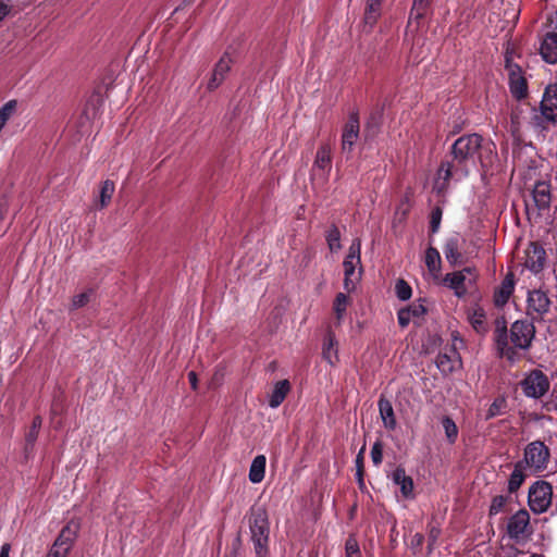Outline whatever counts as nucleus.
I'll list each match as a JSON object with an SVG mask.
<instances>
[{"label": "nucleus", "mask_w": 557, "mask_h": 557, "mask_svg": "<svg viewBox=\"0 0 557 557\" xmlns=\"http://www.w3.org/2000/svg\"><path fill=\"white\" fill-rule=\"evenodd\" d=\"M423 302L424 299H419L418 302H413L412 305L407 307L412 318H421L428 312V309Z\"/></svg>", "instance_id": "nucleus-48"}, {"label": "nucleus", "mask_w": 557, "mask_h": 557, "mask_svg": "<svg viewBox=\"0 0 557 557\" xmlns=\"http://www.w3.org/2000/svg\"><path fill=\"white\" fill-rule=\"evenodd\" d=\"M530 523V515L525 509L518 510L507 523V534L512 540H519L527 533Z\"/></svg>", "instance_id": "nucleus-13"}, {"label": "nucleus", "mask_w": 557, "mask_h": 557, "mask_svg": "<svg viewBox=\"0 0 557 557\" xmlns=\"http://www.w3.org/2000/svg\"><path fill=\"white\" fill-rule=\"evenodd\" d=\"M9 552H10V545L2 544V557H9Z\"/></svg>", "instance_id": "nucleus-61"}, {"label": "nucleus", "mask_w": 557, "mask_h": 557, "mask_svg": "<svg viewBox=\"0 0 557 557\" xmlns=\"http://www.w3.org/2000/svg\"><path fill=\"white\" fill-rule=\"evenodd\" d=\"M349 302L350 298L344 293H338L335 296V299L333 301V310L338 324L342 322Z\"/></svg>", "instance_id": "nucleus-36"}, {"label": "nucleus", "mask_w": 557, "mask_h": 557, "mask_svg": "<svg viewBox=\"0 0 557 557\" xmlns=\"http://www.w3.org/2000/svg\"><path fill=\"white\" fill-rule=\"evenodd\" d=\"M267 458L264 455H258L253 458L248 478L251 483H260L264 479Z\"/></svg>", "instance_id": "nucleus-31"}, {"label": "nucleus", "mask_w": 557, "mask_h": 557, "mask_svg": "<svg viewBox=\"0 0 557 557\" xmlns=\"http://www.w3.org/2000/svg\"><path fill=\"white\" fill-rule=\"evenodd\" d=\"M481 148V141H454L451 153L455 160L462 162L473 157Z\"/></svg>", "instance_id": "nucleus-18"}, {"label": "nucleus", "mask_w": 557, "mask_h": 557, "mask_svg": "<svg viewBox=\"0 0 557 557\" xmlns=\"http://www.w3.org/2000/svg\"><path fill=\"white\" fill-rule=\"evenodd\" d=\"M51 412H52L53 414H57V413L59 412V406H58V404H57V403H54V404L52 405Z\"/></svg>", "instance_id": "nucleus-64"}, {"label": "nucleus", "mask_w": 557, "mask_h": 557, "mask_svg": "<svg viewBox=\"0 0 557 557\" xmlns=\"http://www.w3.org/2000/svg\"><path fill=\"white\" fill-rule=\"evenodd\" d=\"M541 54L547 63H557V33L545 35L541 45Z\"/></svg>", "instance_id": "nucleus-21"}, {"label": "nucleus", "mask_w": 557, "mask_h": 557, "mask_svg": "<svg viewBox=\"0 0 557 557\" xmlns=\"http://www.w3.org/2000/svg\"><path fill=\"white\" fill-rule=\"evenodd\" d=\"M521 386L525 396L541 398L549 389V381L541 370H533L521 382Z\"/></svg>", "instance_id": "nucleus-10"}, {"label": "nucleus", "mask_w": 557, "mask_h": 557, "mask_svg": "<svg viewBox=\"0 0 557 557\" xmlns=\"http://www.w3.org/2000/svg\"><path fill=\"white\" fill-rule=\"evenodd\" d=\"M99 96H91L85 102L82 111L69 125L73 139H88L94 135V120L98 115L100 107Z\"/></svg>", "instance_id": "nucleus-3"}, {"label": "nucleus", "mask_w": 557, "mask_h": 557, "mask_svg": "<svg viewBox=\"0 0 557 557\" xmlns=\"http://www.w3.org/2000/svg\"><path fill=\"white\" fill-rule=\"evenodd\" d=\"M188 381H189V383H190L191 388H193V389H196V388H197V383H198V379H197V374H196V372L190 371V372L188 373Z\"/></svg>", "instance_id": "nucleus-57"}, {"label": "nucleus", "mask_w": 557, "mask_h": 557, "mask_svg": "<svg viewBox=\"0 0 557 557\" xmlns=\"http://www.w3.org/2000/svg\"><path fill=\"white\" fill-rule=\"evenodd\" d=\"M535 335V326L528 320H517L510 327V341L515 347L528 349Z\"/></svg>", "instance_id": "nucleus-9"}, {"label": "nucleus", "mask_w": 557, "mask_h": 557, "mask_svg": "<svg viewBox=\"0 0 557 557\" xmlns=\"http://www.w3.org/2000/svg\"><path fill=\"white\" fill-rule=\"evenodd\" d=\"M383 0H366L363 22L371 29L382 13Z\"/></svg>", "instance_id": "nucleus-25"}, {"label": "nucleus", "mask_w": 557, "mask_h": 557, "mask_svg": "<svg viewBox=\"0 0 557 557\" xmlns=\"http://www.w3.org/2000/svg\"><path fill=\"white\" fill-rule=\"evenodd\" d=\"M395 293L399 300L406 301L411 298L412 288L404 278H398L395 284Z\"/></svg>", "instance_id": "nucleus-42"}, {"label": "nucleus", "mask_w": 557, "mask_h": 557, "mask_svg": "<svg viewBox=\"0 0 557 557\" xmlns=\"http://www.w3.org/2000/svg\"><path fill=\"white\" fill-rule=\"evenodd\" d=\"M463 244L465 239L458 233H454L445 239L443 251L451 268H456L468 262V257L461 251Z\"/></svg>", "instance_id": "nucleus-8"}, {"label": "nucleus", "mask_w": 557, "mask_h": 557, "mask_svg": "<svg viewBox=\"0 0 557 557\" xmlns=\"http://www.w3.org/2000/svg\"><path fill=\"white\" fill-rule=\"evenodd\" d=\"M17 106L16 100H10L4 106H2V127L4 126L7 120L12 115Z\"/></svg>", "instance_id": "nucleus-51"}, {"label": "nucleus", "mask_w": 557, "mask_h": 557, "mask_svg": "<svg viewBox=\"0 0 557 557\" xmlns=\"http://www.w3.org/2000/svg\"><path fill=\"white\" fill-rule=\"evenodd\" d=\"M523 461H518L515 465V469L511 472L509 480H508V492L509 494L516 493L522 483L524 482L525 474L523 473Z\"/></svg>", "instance_id": "nucleus-33"}, {"label": "nucleus", "mask_w": 557, "mask_h": 557, "mask_svg": "<svg viewBox=\"0 0 557 557\" xmlns=\"http://www.w3.org/2000/svg\"><path fill=\"white\" fill-rule=\"evenodd\" d=\"M441 534L442 530L440 525L433 523L428 524V542L437 543Z\"/></svg>", "instance_id": "nucleus-53"}, {"label": "nucleus", "mask_w": 557, "mask_h": 557, "mask_svg": "<svg viewBox=\"0 0 557 557\" xmlns=\"http://www.w3.org/2000/svg\"><path fill=\"white\" fill-rule=\"evenodd\" d=\"M337 339L334 332L329 329L325 333L323 347H322V356L323 359L329 363L334 364V362L338 359L337 357Z\"/></svg>", "instance_id": "nucleus-24"}, {"label": "nucleus", "mask_w": 557, "mask_h": 557, "mask_svg": "<svg viewBox=\"0 0 557 557\" xmlns=\"http://www.w3.org/2000/svg\"><path fill=\"white\" fill-rule=\"evenodd\" d=\"M451 169H453V165L449 161H442V163L437 170V180L444 181L441 188H444L450 181L451 175H453Z\"/></svg>", "instance_id": "nucleus-47"}, {"label": "nucleus", "mask_w": 557, "mask_h": 557, "mask_svg": "<svg viewBox=\"0 0 557 557\" xmlns=\"http://www.w3.org/2000/svg\"><path fill=\"white\" fill-rule=\"evenodd\" d=\"M95 290L92 288H88L87 290L75 295L72 298V309H79L85 307L94 296Z\"/></svg>", "instance_id": "nucleus-43"}, {"label": "nucleus", "mask_w": 557, "mask_h": 557, "mask_svg": "<svg viewBox=\"0 0 557 557\" xmlns=\"http://www.w3.org/2000/svg\"><path fill=\"white\" fill-rule=\"evenodd\" d=\"M361 264V240L355 238L349 246L348 253L344 259V288L351 293L360 278V272L356 273V268Z\"/></svg>", "instance_id": "nucleus-5"}, {"label": "nucleus", "mask_w": 557, "mask_h": 557, "mask_svg": "<svg viewBox=\"0 0 557 557\" xmlns=\"http://www.w3.org/2000/svg\"><path fill=\"white\" fill-rule=\"evenodd\" d=\"M541 114L534 116V124L541 131H545L549 125L557 124V84H550L545 88L541 101Z\"/></svg>", "instance_id": "nucleus-4"}, {"label": "nucleus", "mask_w": 557, "mask_h": 557, "mask_svg": "<svg viewBox=\"0 0 557 557\" xmlns=\"http://www.w3.org/2000/svg\"><path fill=\"white\" fill-rule=\"evenodd\" d=\"M371 458L374 466H380L383 460V446L380 441H376L371 448Z\"/></svg>", "instance_id": "nucleus-50"}, {"label": "nucleus", "mask_w": 557, "mask_h": 557, "mask_svg": "<svg viewBox=\"0 0 557 557\" xmlns=\"http://www.w3.org/2000/svg\"><path fill=\"white\" fill-rule=\"evenodd\" d=\"M332 147L329 141L321 145L317 151L314 166L329 173L332 168Z\"/></svg>", "instance_id": "nucleus-29"}, {"label": "nucleus", "mask_w": 557, "mask_h": 557, "mask_svg": "<svg viewBox=\"0 0 557 557\" xmlns=\"http://www.w3.org/2000/svg\"><path fill=\"white\" fill-rule=\"evenodd\" d=\"M548 21H549V24H550V25L555 24V26H554V27L557 29V12L555 13V15H552V16L548 18Z\"/></svg>", "instance_id": "nucleus-63"}, {"label": "nucleus", "mask_w": 557, "mask_h": 557, "mask_svg": "<svg viewBox=\"0 0 557 557\" xmlns=\"http://www.w3.org/2000/svg\"><path fill=\"white\" fill-rule=\"evenodd\" d=\"M459 272H462V275L466 276V282L468 284L471 285V284L475 283L476 277H478V273H476L475 268H473V267H465Z\"/></svg>", "instance_id": "nucleus-55"}, {"label": "nucleus", "mask_w": 557, "mask_h": 557, "mask_svg": "<svg viewBox=\"0 0 557 557\" xmlns=\"http://www.w3.org/2000/svg\"><path fill=\"white\" fill-rule=\"evenodd\" d=\"M424 535L422 533H416L411 540H410V544H409V547L412 552L413 555H418L420 554L421 549H422V546H423V543H424Z\"/></svg>", "instance_id": "nucleus-49"}, {"label": "nucleus", "mask_w": 557, "mask_h": 557, "mask_svg": "<svg viewBox=\"0 0 557 557\" xmlns=\"http://www.w3.org/2000/svg\"><path fill=\"white\" fill-rule=\"evenodd\" d=\"M444 284L454 290L458 298H462L468 293L466 276L462 272H450L447 273L443 278Z\"/></svg>", "instance_id": "nucleus-20"}, {"label": "nucleus", "mask_w": 557, "mask_h": 557, "mask_svg": "<svg viewBox=\"0 0 557 557\" xmlns=\"http://www.w3.org/2000/svg\"><path fill=\"white\" fill-rule=\"evenodd\" d=\"M506 69L509 72V87L512 96L521 100L528 95V83L521 75V67L518 64H512L509 58H506Z\"/></svg>", "instance_id": "nucleus-11"}, {"label": "nucleus", "mask_w": 557, "mask_h": 557, "mask_svg": "<svg viewBox=\"0 0 557 557\" xmlns=\"http://www.w3.org/2000/svg\"><path fill=\"white\" fill-rule=\"evenodd\" d=\"M39 431L34 430L32 426L29 428L28 432L26 433L25 441L26 446H33L38 437Z\"/></svg>", "instance_id": "nucleus-56"}, {"label": "nucleus", "mask_w": 557, "mask_h": 557, "mask_svg": "<svg viewBox=\"0 0 557 557\" xmlns=\"http://www.w3.org/2000/svg\"><path fill=\"white\" fill-rule=\"evenodd\" d=\"M345 556L362 557L358 541L352 535L348 536V539L345 542Z\"/></svg>", "instance_id": "nucleus-46"}, {"label": "nucleus", "mask_w": 557, "mask_h": 557, "mask_svg": "<svg viewBox=\"0 0 557 557\" xmlns=\"http://www.w3.org/2000/svg\"><path fill=\"white\" fill-rule=\"evenodd\" d=\"M411 313L410 311L408 310V308H401L398 312H397V320H398V324L405 329L409 325L410 321H411Z\"/></svg>", "instance_id": "nucleus-52"}, {"label": "nucleus", "mask_w": 557, "mask_h": 557, "mask_svg": "<svg viewBox=\"0 0 557 557\" xmlns=\"http://www.w3.org/2000/svg\"><path fill=\"white\" fill-rule=\"evenodd\" d=\"M379 411L384 426L387 430H395L397 422L392 403L388 399L381 397L379 399Z\"/></svg>", "instance_id": "nucleus-28"}, {"label": "nucleus", "mask_w": 557, "mask_h": 557, "mask_svg": "<svg viewBox=\"0 0 557 557\" xmlns=\"http://www.w3.org/2000/svg\"><path fill=\"white\" fill-rule=\"evenodd\" d=\"M524 190L530 193L532 203L525 200L528 219L540 216L543 212L549 211L552 202V186L549 175L545 177L536 173L535 168H529L524 174Z\"/></svg>", "instance_id": "nucleus-1"}, {"label": "nucleus", "mask_w": 557, "mask_h": 557, "mask_svg": "<svg viewBox=\"0 0 557 557\" xmlns=\"http://www.w3.org/2000/svg\"><path fill=\"white\" fill-rule=\"evenodd\" d=\"M233 63L234 60L231 57L230 52L225 51L214 65L211 77L209 78L207 84L208 91H213L222 85V83L226 78V75L231 71Z\"/></svg>", "instance_id": "nucleus-12"}, {"label": "nucleus", "mask_w": 557, "mask_h": 557, "mask_svg": "<svg viewBox=\"0 0 557 557\" xmlns=\"http://www.w3.org/2000/svg\"><path fill=\"white\" fill-rule=\"evenodd\" d=\"M78 531L79 524L77 522L70 521L62 528L53 543L58 546L66 547L71 550L77 537Z\"/></svg>", "instance_id": "nucleus-19"}, {"label": "nucleus", "mask_w": 557, "mask_h": 557, "mask_svg": "<svg viewBox=\"0 0 557 557\" xmlns=\"http://www.w3.org/2000/svg\"><path fill=\"white\" fill-rule=\"evenodd\" d=\"M506 407H507V401H506L505 397L499 396V397L495 398L486 411L485 420H491L497 416L503 414L505 412Z\"/></svg>", "instance_id": "nucleus-39"}, {"label": "nucleus", "mask_w": 557, "mask_h": 557, "mask_svg": "<svg viewBox=\"0 0 557 557\" xmlns=\"http://www.w3.org/2000/svg\"><path fill=\"white\" fill-rule=\"evenodd\" d=\"M553 486L546 481H536L530 486L528 503L535 513L545 512L552 504Z\"/></svg>", "instance_id": "nucleus-6"}, {"label": "nucleus", "mask_w": 557, "mask_h": 557, "mask_svg": "<svg viewBox=\"0 0 557 557\" xmlns=\"http://www.w3.org/2000/svg\"><path fill=\"white\" fill-rule=\"evenodd\" d=\"M1 10H2V18L10 13L9 7L3 1H2Z\"/></svg>", "instance_id": "nucleus-62"}, {"label": "nucleus", "mask_w": 557, "mask_h": 557, "mask_svg": "<svg viewBox=\"0 0 557 557\" xmlns=\"http://www.w3.org/2000/svg\"><path fill=\"white\" fill-rule=\"evenodd\" d=\"M546 259V252L544 248L537 243L531 242L525 249V267L533 273H539Z\"/></svg>", "instance_id": "nucleus-14"}, {"label": "nucleus", "mask_w": 557, "mask_h": 557, "mask_svg": "<svg viewBox=\"0 0 557 557\" xmlns=\"http://www.w3.org/2000/svg\"><path fill=\"white\" fill-rule=\"evenodd\" d=\"M360 132L359 112L354 109L349 112L348 119L343 126V133L341 139H352L357 138Z\"/></svg>", "instance_id": "nucleus-27"}, {"label": "nucleus", "mask_w": 557, "mask_h": 557, "mask_svg": "<svg viewBox=\"0 0 557 557\" xmlns=\"http://www.w3.org/2000/svg\"><path fill=\"white\" fill-rule=\"evenodd\" d=\"M325 238L331 251H337L341 249V232L335 224H332L327 230Z\"/></svg>", "instance_id": "nucleus-40"}, {"label": "nucleus", "mask_w": 557, "mask_h": 557, "mask_svg": "<svg viewBox=\"0 0 557 557\" xmlns=\"http://www.w3.org/2000/svg\"><path fill=\"white\" fill-rule=\"evenodd\" d=\"M114 190H115V184L113 181H111V180L103 181L101 183L99 198L95 205L96 208L100 209V210L106 208L110 203L111 198L114 194Z\"/></svg>", "instance_id": "nucleus-32"}, {"label": "nucleus", "mask_w": 557, "mask_h": 557, "mask_svg": "<svg viewBox=\"0 0 557 557\" xmlns=\"http://www.w3.org/2000/svg\"><path fill=\"white\" fill-rule=\"evenodd\" d=\"M510 500V495H497L493 497L488 515L492 517L498 515L499 512H505Z\"/></svg>", "instance_id": "nucleus-37"}, {"label": "nucleus", "mask_w": 557, "mask_h": 557, "mask_svg": "<svg viewBox=\"0 0 557 557\" xmlns=\"http://www.w3.org/2000/svg\"><path fill=\"white\" fill-rule=\"evenodd\" d=\"M550 457L549 448L542 441L529 443L524 448L523 465L535 471H544L547 468Z\"/></svg>", "instance_id": "nucleus-7"}, {"label": "nucleus", "mask_w": 557, "mask_h": 557, "mask_svg": "<svg viewBox=\"0 0 557 557\" xmlns=\"http://www.w3.org/2000/svg\"><path fill=\"white\" fill-rule=\"evenodd\" d=\"M432 0H413V4L410 11V18L420 21L428 14L429 8Z\"/></svg>", "instance_id": "nucleus-38"}, {"label": "nucleus", "mask_w": 557, "mask_h": 557, "mask_svg": "<svg viewBox=\"0 0 557 557\" xmlns=\"http://www.w3.org/2000/svg\"><path fill=\"white\" fill-rule=\"evenodd\" d=\"M70 549L66 547L58 546L57 544H52L49 549L47 557H67Z\"/></svg>", "instance_id": "nucleus-54"}, {"label": "nucleus", "mask_w": 557, "mask_h": 557, "mask_svg": "<svg viewBox=\"0 0 557 557\" xmlns=\"http://www.w3.org/2000/svg\"><path fill=\"white\" fill-rule=\"evenodd\" d=\"M382 121V111L374 110L370 113L368 121L366 123V132L368 136H375L376 131Z\"/></svg>", "instance_id": "nucleus-41"}, {"label": "nucleus", "mask_w": 557, "mask_h": 557, "mask_svg": "<svg viewBox=\"0 0 557 557\" xmlns=\"http://www.w3.org/2000/svg\"><path fill=\"white\" fill-rule=\"evenodd\" d=\"M496 345L502 357L515 361L517 351L513 347L508 345V334L505 324L496 329Z\"/></svg>", "instance_id": "nucleus-22"}, {"label": "nucleus", "mask_w": 557, "mask_h": 557, "mask_svg": "<svg viewBox=\"0 0 557 557\" xmlns=\"http://www.w3.org/2000/svg\"><path fill=\"white\" fill-rule=\"evenodd\" d=\"M363 451L364 446L360 449L358 455L356 456L355 465H356V479L359 487L362 490L364 487V465H363Z\"/></svg>", "instance_id": "nucleus-44"}, {"label": "nucleus", "mask_w": 557, "mask_h": 557, "mask_svg": "<svg viewBox=\"0 0 557 557\" xmlns=\"http://www.w3.org/2000/svg\"><path fill=\"white\" fill-rule=\"evenodd\" d=\"M248 524L256 557H269L270 521L267 509L263 506L251 507Z\"/></svg>", "instance_id": "nucleus-2"}, {"label": "nucleus", "mask_w": 557, "mask_h": 557, "mask_svg": "<svg viewBox=\"0 0 557 557\" xmlns=\"http://www.w3.org/2000/svg\"><path fill=\"white\" fill-rule=\"evenodd\" d=\"M393 482L399 486L401 496L406 499H413L416 497L414 494V483L411 476L406 474V470L403 466H398L393 474Z\"/></svg>", "instance_id": "nucleus-17"}, {"label": "nucleus", "mask_w": 557, "mask_h": 557, "mask_svg": "<svg viewBox=\"0 0 557 557\" xmlns=\"http://www.w3.org/2000/svg\"><path fill=\"white\" fill-rule=\"evenodd\" d=\"M290 391V383L288 380H282L275 383L272 394L269 397V406L277 408L285 400Z\"/></svg>", "instance_id": "nucleus-26"}, {"label": "nucleus", "mask_w": 557, "mask_h": 557, "mask_svg": "<svg viewBox=\"0 0 557 557\" xmlns=\"http://www.w3.org/2000/svg\"><path fill=\"white\" fill-rule=\"evenodd\" d=\"M460 362V356L455 347H450L448 350L441 351L435 360V364L443 375L453 373L456 369V364Z\"/></svg>", "instance_id": "nucleus-16"}, {"label": "nucleus", "mask_w": 557, "mask_h": 557, "mask_svg": "<svg viewBox=\"0 0 557 557\" xmlns=\"http://www.w3.org/2000/svg\"><path fill=\"white\" fill-rule=\"evenodd\" d=\"M447 442L454 445L457 442L459 430L455 421L449 416H444L441 420Z\"/></svg>", "instance_id": "nucleus-35"}, {"label": "nucleus", "mask_w": 557, "mask_h": 557, "mask_svg": "<svg viewBox=\"0 0 557 557\" xmlns=\"http://www.w3.org/2000/svg\"><path fill=\"white\" fill-rule=\"evenodd\" d=\"M550 300L547 294L541 289H534L529 292L528 295V313H536L539 318H542L544 313L548 311Z\"/></svg>", "instance_id": "nucleus-15"}, {"label": "nucleus", "mask_w": 557, "mask_h": 557, "mask_svg": "<svg viewBox=\"0 0 557 557\" xmlns=\"http://www.w3.org/2000/svg\"><path fill=\"white\" fill-rule=\"evenodd\" d=\"M442 216H443V210L441 207L437 206L432 209L431 214H430V226H429L431 235H434L438 232L441 222H442Z\"/></svg>", "instance_id": "nucleus-45"}, {"label": "nucleus", "mask_w": 557, "mask_h": 557, "mask_svg": "<svg viewBox=\"0 0 557 557\" xmlns=\"http://www.w3.org/2000/svg\"><path fill=\"white\" fill-rule=\"evenodd\" d=\"M424 262L431 273H437L441 270V255L432 245L425 250Z\"/></svg>", "instance_id": "nucleus-34"}, {"label": "nucleus", "mask_w": 557, "mask_h": 557, "mask_svg": "<svg viewBox=\"0 0 557 557\" xmlns=\"http://www.w3.org/2000/svg\"><path fill=\"white\" fill-rule=\"evenodd\" d=\"M41 424H42V419H41V417H40V416H36V417H34V419H33V422H32V425H30V426H32L34 430H38V431H39V430H40V428H41Z\"/></svg>", "instance_id": "nucleus-58"}, {"label": "nucleus", "mask_w": 557, "mask_h": 557, "mask_svg": "<svg viewBox=\"0 0 557 557\" xmlns=\"http://www.w3.org/2000/svg\"><path fill=\"white\" fill-rule=\"evenodd\" d=\"M515 281L512 274H508L503 280L500 287L495 290L494 302L496 306H504L513 293Z\"/></svg>", "instance_id": "nucleus-23"}, {"label": "nucleus", "mask_w": 557, "mask_h": 557, "mask_svg": "<svg viewBox=\"0 0 557 557\" xmlns=\"http://www.w3.org/2000/svg\"><path fill=\"white\" fill-rule=\"evenodd\" d=\"M436 545H437V543L428 542L426 554L431 555L434 552Z\"/></svg>", "instance_id": "nucleus-59"}, {"label": "nucleus", "mask_w": 557, "mask_h": 557, "mask_svg": "<svg viewBox=\"0 0 557 557\" xmlns=\"http://www.w3.org/2000/svg\"><path fill=\"white\" fill-rule=\"evenodd\" d=\"M468 321L479 334H484L488 330L485 311L480 307L468 312Z\"/></svg>", "instance_id": "nucleus-30"}, {"label": "nucleus", "mask_w": 557, "mask_h": 557, "mask_svg": "<svg viewBox=\"0 0 557 557\" xmlns=\"http://www.w3.org/2000/svg\"><path fill=\"white\" fill-rule=\"evenodd\" d=\"M458 139H460V140H463V139H482V137L479 136L478 134H471V135L461 136Z\"/></svg>", "instance_id": "nucleus-60"}]
</instances>
